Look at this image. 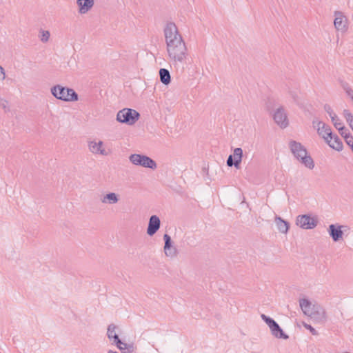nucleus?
Instances as JSON below:
<instances>
[{"instance_id": "obj_1", "label": "nucleus", "mask_w": 353, "mask_h": 353, "mask_svg": "<svg viewBox=\"0 0 353 353\" xmlns=\"http://www.w3.org/2000/svg\"><path fill=\"white\" fill-rule=\"evenodd\" d=\"M167 52L174 65L183 64L188 56V49L177 27L173 22H169L164 28Z\"/></svg>"}, {"instance_id": "obj_2", "label": "nucleus", "mask_w": 353, "mask_h": 353, "mask_svg": "<svg viewBox=\"0 0 353 353\" xmlns=\"http://www.w3.org/2000/svg\"><path fill=\"white\" fill-rule=\"evenodd\" d=\"M289 147L294 157L306 168L310 170L314 168V162L311 156L307 154V149L303 145L292 140L289 142Z\"/></svg>"}, {"instance_id": "obj_3", "label": "nucleus", "mask_w": 353, "mask_h": 353, "mask_svg": "<svg viewBox=\"0 0 353 353\" xmlns=\"http://www.w3.org/2000/svg\"><path fill=\"white\" fill-rule=\"evenodd\" d=\"M51 93L55 98L61 101H76L78 100V94L73 89L60 85L52 87Z\"/></svg>"}, {"instance_id": "obj_4", "label": "nucleus", "mask_w": 353, "mask_h": 353, "mask_svg": "<svg viewBox=\"0 0 353 353\" xmlns=\"http://www.w3.org/2000/svg\"><path fill=\"white\" fill-rule=\"evenodd\" d=\"M140 114L135 110L123 108L117 114V121L129 125H134L139 119Z\"/></svg>"}, {"instance_id": "obj_5", "label": "nucleus", "mask_w": 353, "mask_h": 353, "mask_svg": "<svg viewBox=\"0 0 353 353\" xmlns=\"http://www.w3.org/2000/svg\"><path fill=\"white\" fill-rule=\"evenodd\" d=\"M129 160L135 165L142 166L151 170H155L157 168L156 161L144 154H132L129 157Z\"/></svg>"}, {"instance_id": "obj_6", "label": "nucleus", "mask_w": 353, "mask_h": 353, "mask_svg": "<svg viewBox=\"0 0 353 353\" xmlns=\"http://www.w3.org/2000/svg\"><path fill=\"white\" fill-rule=\"evenodd\" d=\"M261 318L268 325L272 335L275 338L285 340L289 339V336L283 332V329L272 318L264 314H261Z\"/></svg>"}, {"instance_id": "obj_7", "label": "nucleus", "mask_w": 353, "mask_h": 353, "mask_svg": "<svg viewBox=\"0 0 353 353\" xmlns=\"http://www.w3.org/2000/svg\"><path fill=\"white\" fill-rule=\"evenodd\" d=\"M296 223L305 230L313 229L318 224V219L316 216H311L310 214L299 215L296 217Z\"/></svg>"}, {"instance_id": "obj_8", "label": "nucleus", "mask_w": 353, "mask_h": 353, "mask_svg": "<svg viewBox=\"0 0 353 353\" xmlns=\"http://www.w3.org/2000/svg\"><path fill=\"white\" fill-rule=\"evenodd\" d=\"M312 124L313 127L316 129L319 135L321 136L325 141H327L332 135L331 128L323 121H319L318 119H314Z\"/></svg>"}, {"instance_id": "obj_9", "label": "nucleus", "mask_w": 353, "mask_h": 353, "mask_svg": "<svg viewBox=\"0 0 353 353\" xmlns=\"http://www.w3.org/2000/svg\"><path fill=\"white\" fill-rule=\"evenodd\" d=\"M243 157V150L241 148H236L234 150L233 155H229L227 159V165L228 167L234 166L236 169L240 168V164Z\"/></svg>"}, {"instance_id": "obj_10", "label": "nucleus", "mask_w": 353, "mask_h": 353, "mask_svg": "<svg viewBox=\"0 0 353 353\" xmlns=\"http://www.w3.org/2000/svg\"><path fill=\"white\" fill-rule=\"evenodd\" d=\"M103 142L99 141H89L88 142V146L90 152L94 154H101L103 156H108L110 154V150H106L103 148Z\"/></svg>"}, {"instance_id": "obj_11", "label": "nucleus", "mask_w": 353, "mask_h": 353, "mask_svg": "<svg viewBox=\"0 0 353 353\" xmlns=\"http://www.w3.org/2000/svg\"><path fill=\"white\" fill-rule=\"evenodd\" d=\"M273 119L275 123L281 128H285L288 126L289 122L286 112L283 108H279L274 112Z\"/></svg>"}, {"instance_id": "obj_12", "label": "nucleus", "mask_w": 353, "mask_h": 353, "mask_svg": "<svg viewBox=\"0 0 353 353\" xmlns=\"http://www.w3.org/2000/svg\"><path fill=\"white\" fill-rule=\"evenodd\" d=\"M160 226L161 221L159 217L157 215H152L149 219L147 234L150 236H153L159 230Z\"/></svg>"}, {"instance_id": "obj_13", "label": "nucleus", "mask_w": 353, "mask_h": 353, "mask_svg": "<svg viewBox=\"0 0 353 353\" xmlns=\"http://www.w3.org/2000/svg\"><path fill=\"white\" fill-rule=\"evenodd\" d=\"M345 227V226L344 225H339L335 224H331L329 225L327 231L330 236L332 237V240L334 242L339 241L342 239L343 232L342 231L341 229Z\"/></svg>"}, {"instance_id": "obj_14", "label": "nucleus", "mask_w": 353, "mask_h": 353, "mask_svg": "<svg viewBox=\"0 0 353 353\" xmlns=\"http://www.w3.org/2000/svg\"><path fill=\"white\" fill-rule=\"evenodd\" d=\"M334 14L336 17L334 21L335 28L337 30L345 32L347 29V19L345 17L340 11H336Z\"/></svg>"}, {"instance_id": "obj_15", "label": "nucleus", "mask_w": 353, "mask_h": 353, "mask_svg": "<svg viewBox=\"0 0 353 353\" xmlns=\"http://www.w3.org/2000/svg\"><path fill=\"white\" fill-rule=\"evenodd\" d=\"M164 244V252L166 256L174 257L177 254L176 249L172 246V241L169 234H165L163 235Z\"/></svg>"}, {"instance_id": "obj_16", "label": "nucleus", "mask_w": 353, "mask_h": 353, "mask_svg": "<svg viewBox=\"0 0 353 353\" xmlns=\"http://www.w3.org/2000/svg\"><path fill=\"white\" fill-rule=\"evenodd\" d=\"M325 141L330 147L337 151H341L343 149V142L336 134H332L331 137Z\"/></svg>"}, {"instance_id": "obj_17", "label": "nucleus", "mask_w": 353, "mask_h": 353, "mask_svg": "<svg viewBox=\"0 0 353 353\" xmlns=\"http://www.w3.org/2000/svg\"><path fill=\"white\" fill-rule=\"evenodd\" d=\"M299 305L302 311L305 315L309 316L310 315L312 314V310H314V306L312 305L311 302L308 299H300Z\"/></svg>"}, {"instance_id": "obj_18", "label": "nucleus", "mask_w": 353, "mask_h": 353, "mask_svg": "<svg viewBox=\"0 0 353 353\" xmlns=\"http://www.w3.org/2000/svg\"><path fill=\"white\" fill-rule=\"evenodd\" d=\"M77 3L79 7V12L85 14L92 8L94 0H77Z\"/></svg>"}, {"instance_id": "obj_19", "label": "nucleus", "mask_w": 353, "mask_h": 353, "mask_svg": "<svg viewBox=\"0 0 353 353\" xmlns=\"http://www.w3.org/2000/svg\"><path fill=\"white\" fill-rule=\"evenodd\" d=\"M117 326L115 325H109L107 330V336L110 341L113 339V342L112 343V344H121V339H119V335L115 332Z\"/></svg>"}, {"instance_id": "obj_20", "label": "nucleus", "mask_w": 353, "mask_h": 353, "mask_svg": "<svg viewBox=\"0 0 353 353\" xmlns=\"http://www.w3.org/2000/svg\"><path fill=\"white\" fill-rule=\"evenodd\" d=\"M275 223L277 226L279 231L283 234H286L290 228V223L283 220L281 217L276 216H275Z\"/></svg>"}, {"instance_id": "obj_21", "label": "nucleus", "mask_w": 353, "mask_h": 353, "mask_svg": "<svg viewBox=\"0 0 353 353\" xmlns=\"http://www.w3.org/2000/svg\"><path fill=\"white\" fill-rule=\"evenodd\" d=\"M119 201V195L114 192H109L104 195L101 199V201L103 203L113 205L118 203Z\"/></svg>"}, {"instance_id": "obj_22", "label": "nucleus", "mask_w": 353, "mask_h": 353, "mask_svg": "<svg viewBox=\"0 0 353 353\" xmlns=\"http://www.w3.org/2000/svg\"><path fill=\"white\" fill-rule=\"evenodd\" d=\"M117 347L121 350L122 353H132L135 351L137 347L133 343H126L121 341L120 343L115 344Z\"/></svg>"}, {"instance_id": "obj_23", "label": "nucleus", "mask_w": 353, "mask_h": 353, "mask_svg": "<svg viewBox=\"0 0 353 353\" xmlns=\"http://www.w3.org/2000/svg\"><path fill=\"white\" fill-rule=\"evenodd\" d=\"M309 316L316 321L321 322L325 321L326 313L323 309L321 308L319 310H312V314Z\"/></svg>"}, {"instance_id": "obj_24", "label": "nucleus", "mask_w": 353, "mask_h": 353, "mask_svg": "<svg viewBox=\"0 0 353 353\" xmlns=\"http://www.w3.org/2000/svg\"><path fill=\"white\" fill-rule=\"evenodd\" d=\"M160 81L164 85H168L171 81V77L168 70L161 68L159 70Z\"/></svg>"}, {"instance_id": "obj_25", "label": "nucleus", "mask_w": 353, "mask_h": 353, "mask_svg": "<svg viewBox=\"0 0 353 353\" xmlns=\"http://www.w3.org/2000/svg\"><path fill=\"white\" fill-rule=\"evenodd\" d=\"M343 116L349 124L350 127L353 130V115L348 110L345 109L343 112Z\"/></svg>"}, {"instance_id": "obj_26", "label": "nucleus", "mask_w": 353, "mask_h": 353, "mask_svg": "<svg viewBox=\"0 0 353 353\" xmlns=\"http://www.w3.org/2000/svg\"><path fill=\"white\" fill-rule=\"evenodd\" d=\"M41 35L39 36L40 39L42 42L46 43L48 41L50 36V33L48 30H43L40 31Z\"/></svg>"}, {"instance_id": "obj_27", "label": "nucleus", "mask_w": 353, "mask_h": 353, "mask_svg": "<svg viewBox=\"0 0 353 353\" xmlns=\"http://www.w3.org/2000/svg\"><path fill=\"white\" fill-rule=\"evenodd\" d=\"M324 110L329 114L331 120H334V117H336V114L334 112L332 107L329 104L324 105Z\"/></svg>"}, {"instance_id": "obj_28", "label": "nucleus", "mask_w": 353, "mask_h": 353, "mask_svg": "<svg viewBox=\"0 0 353 353\" xmlns=\"http://www.w3.org/2000/svg\"><path fill=\"white\" fill-rule=\"evenodd\" d=\"M342 137H343L345 140V137L347 136H352L349 132L348 130L343 125H341L340 128L337 129Z\"/></svg>"}, {"instance_id": "obj_29", "label": "nucleus", "mask_w": 353, "mask_h": 353, "mask_svg": "<svg viewBox=\"0 0 353 353\" xmlns=\"http://www.w3.org/2000/svg\"><path fill=\"white\" fill-rule=\"evenodd\" d=\"M0 106L4 110L5 112H8L10 111L8 101L1 98H0Z\"/></svg>"}, {"instance_id": "obj_30", "label": "nucleus", "mask_w": 353, "mask_h": 353, "mask_svg": "<svg viewBox=\"0 0 353 353\" xmlns=\"http://www.w3.org/2000/svg\"><path fill=\"white\" fill-rule=\"evenodd\" d=\"M332 122L333 123V125L334 126L338 129L339 128H340L341 125H343V123L340 121V119L338 118V117L336 116V117H334V120H331Z\"/></svg>"}, {"instance_id": "obj_31", "label": "nucleus", "mask_w": 353, "mask_h": 353, "mask_svg": "<svg viewBox=\"0 0 353 353\" xmlns=\"http://www.w3.org/2000/svg\"><path fill=\"white\" fill-rule=\"evenodd\" d=\"M303 326L306 329L309 330L310 332L312 333V334L316 335L318 334L316 330L312 326H311L310 325L307 324V323H303Z\"/></svg>"}, {"instance_id": "obj_32", "label": "nucleus", "mask_w": 353, "mask_h": 353, "mask_svg": "<svg viewBox=\"0 0 353 353\" xmlns=\"http://www.w3.org/2000/svg\"><path fill=\"white\" fill-rule=\"evenodd\" d=\"M347 94L351 98L352 101H353V90L347 88L345 89Z\"/></svg>"}, {"instance_id": "obj_33", "label": "nucleus", "mask_w": 353, "mask_h": 353, "mask_svg": "<svg viewBox=\"0 0 353 353\" xmlns=\"http://www.w3.org/2000/svg\"><path fill=\"white\" fill-rule=\"evenodd\" d=\"M0 72H1V74L3 75L2 79H4L6 78L5 70H4L3 68L1 65H0Z\"/></svg>"}, {"instance_id": "obj_34", "label": "nucleus", "mask_w": 353, "mask_h": 353, "mask_svg": "<svg viewBox=\"0 0 353 353\" xmlns=\"http://www.w3.org/2000/svg\"><path fill=\"white\" fill-rule=\"evenodd\" d=\"M108 353H119V352H117V351H113L112 350H110L108 351Z\"/></svg>"}]
</instances>
